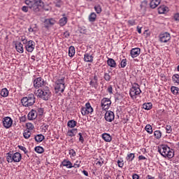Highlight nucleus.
Returning a JSON list of instances; mask_svg holds the SVG:
<instances>
[{
	"instance_id": "obj_1",
	"label": "nucleus",
	"mask_w": 179,
	"mask_h": 179,
	"mask_svg": "<svg viewBox=\"0 0 179 179\" xmlns=\"http://www.w3.org/2000/svg\"><path fill=\"white\" fill-rule=\"evenodd\" d=\"M157 152H159L163 157L172 159L174 157V151L171 150V148L166 145H162L160 147H158Z\"/></svg>"
},
{
	"instance_id": "obj_2",
	"label": "nucleus",
	"mask_w": 179,
	"mask_h": 179,
	"mask_svg": "<svg viewBox=\"0 0 179 179\" xmlns=\"http://www.w3.org/2000/svg\"><path fill=\"white\" fill-rule=\"evenodd\" d=\"M35 94L45 101H48L51 96V92L48 87H44L43 89L35 90Z\"/></svg>"
},
{
	"instance_id": "obj_3",
	"label": "nucleus",
	"mask_w": 179,
	"mask_h": 179,
	"mask_svg": "<svg viewBox=\"0 0 179 179\" xmlns=\"http://www.w3.org/2000/svg\"><path fill=\"white\" fill-rule=\"evenodd\" d=\"M65 77H60L55 83V91L56 93H63L65 91Z\"/></svg>"
},
{
	"instance_id": "obj_4",
	"label": "nucleus",
	"mask_w": 179,
	"mask_h": 179,
	"mask_svg": "<svg viewBox=\"0 0 179 179\" xmlns=\"http://www.w3.org/2000/svg\"><path fill=\"white\" fill-rule=\"evenodd\" d=\"M22 160V154L18 152L13 153L10 151L7 153V162L8 163H19Z\"/></svg>"
},
{
	"instance_id": "obj_5",
	"label": "nucleus",
	"mask_w": 179,
	"mask_h": 179,
	"mask_svg": "<svg viewBox=\"0 0 179 179\" xmlns=\"http://www.w3.org/2000/svg\"><path fill=\"white\" fill-rule=\"evenodd\" d=\"M36 98L33 94L28 95V96L22 97L21 103L24 107H31L35 103Z\"/></svg>"
},
{
	"instance_id": "obj_6",
	"label": "nucleus",
	"mask_w": 179,
	"mask_h": 179,
	"mask_svg": "<svg viewBox=\"0 0 179 179\" xmlns=\"http://www.w3.org/2000/svg\"><path fill=\"white\" fill-rule=\"evenodd\" d=\"M141 92L140 86L137 83H134L132 87L129 90V96L133 99H135Z\"/></svg>"
},
{
	"instance_id": "obj_7",
	"label": "nucleus",
	"mask_w": 179,
	"mask_h": 179,
	"mask_svg": "<svg viewBox=\"0 0 179 179\" xmlns=\"http://www.w3.org/2000/svg\"><path fill=\"white\" fill-rule=\"evenodd\" d=\"M80 111H81L82 115L87 116L89 115H92L94 113V109L92 105H90V103L87 102L86 103L85 106L81 107Z\"/></svg>"
},
{
	"instance_id": "obj_8",
	"label": "nucleus",
	"mask_w": 179,
	"mask_h": 179,
	"mask_svg": "<svg viewBox=\"0 0 179 179\" xmlns=\"http://www.w3.org/2000/svg\"><path fill=\"white\" fill-rule=\"evenodd\" d=\"M44 84H45L44 79L41 77L36 78L33 81L34 87H35L36 89H39L43 87Z\"/></svg>"
},
{
	"instance_id": "obj_9",
	"label": "nucleus",
	"mask_w": 179,
	"mask_h": 179,
	"mask_svg": "<svg viewBox=\"0 0 179 179\" xmlns=\"http://www.w3.org/2000/svg\"><path fill=\"white\" fill-rule=\"evenodd\" d=\"M111 105V101L108 98H103L101 101V106L103 110H108Z\"/></svg>"
},
{
	"instance_id": "obj_10",
	"label": "nucleus",
	"mask_w": 179,
	"mask_h": 179,
	"mask_svg": "<svg viewBox=\"0 0 179 179\" xmlns=\"http://www.w3.org/2000/svg\"><path fill=\"white\" fill-rule=\"evenodd\" d=\"M13 120L10 117H5L3 119V126L5 127V129H9L13 125Z\"/></svg>"
},
{
	"instance_id": "obj_11",
	"label": "nucleus",
	"mask_w": 179,
	"mask_h": 179,
	"mask_svg": "<svg viewBox=\"0 0 179 179\" xmlns=\"http://www.w3.org/2000/svg\"><path fill=\"white\" fill-rule=\"evenodd\" d=\"M171 39V35L170 34L166 32L164 34H161L159 35V41H161V43H166L168 41H169Z\"/></svg>"
},
{
	"instance_id": "obj_12",
	"label": "nucleus",
	"mask_w": 179,
	"mask_h": 179,
	"mask_svg": "<svg viewBox=\"0 0 179 179\" xmlns=\"http://www.w3.org/2000/svg\"><path fill=\"white\" fill-rule=\"evenodd\" d=\"M25 49L28 52H33L35 49V42L34 41H29L28 44L25 45Z\"/></svg>"
},
{
	"instance_id": "obj_13",
	"label": "nucleus",
	"mask_w": 179,
	"mask_h": 179,
	"mask_svg": "<svg viewBox=\"0 0 179 179\" xmlns=\"http://www.w3.org/2000/svg\"><path fill=\"white\" fill-rule=\"evenodd\" d=\"M105 119H106V121H108L109 122H111L112 121H114V120H115V113H114V112H112L111 110H108L106 113Z\"/></svg>"
},
{
	"instance_id": "obj_14",
	"label": "nucleus",
	"mask_w": 179,
	"mask_h": 179,
	"mask_svg": "<svg viewBox=\"0 0 179 179\" xmlns=\"http://www.w3.org/2000/svg\"><path fill=\"white\" fill-rule=\"evenodd\" d=\"M43 23H44V27L48 29L49 27H51L55 24L56 20L52 18L46 19L45 20H44Z\"/></svg>"
},
{
	"instance_id": "obj_15",
	"label": "nucleus",
	"mask_w": 179,
	"mask_h": 179,
	"mask_svg": "<svg viewBox=\"0 0 179 179\" xmlns=\"http://www.w3.org/2000/svg\"><path fill=\"white\" fill-rule=\"evenodd\" d=\"M141 50L139 48H134L130 50V55L132 58H136L141 55Z\"/></svg>"
},
{
	"instance_id": "obj_16",
	"label": "nucleus",
	"mask_w": 179,
	"mask_h": 179,
	"mask_svg": "<svg viewBox=\"0 0 179 179\" xmlns=\"http://www.w3.org/2000/svg\"><path fill=\"white\" fill-rule=\"evenodd\" d=\"M37 117V113L36 110L31 109L27 114V118L29 120H34Z\"/></svg>"
},
{
	"instance_id": "obj_17",
	"label": "nucleus",
	"mask_w": 179,
	"mask_h": 179,
	"mask_svg": "<svg viewBox=\"0 0 179 179\" xmlns=\"http://www.w3.org/2000/svg\"><path fill=\"white\" fill-rule=\"evenodd\" d=\"M15 48L17 52L20 54H22L24 52L23 44L20 42H16L15 44Z\"/></svg>"
},
{
	"instance_id": "obj_18",
	"label": "nucleus",
	"mask_w": 179,
	"mask_h": 179,
	"mask_svg": "<svg viewBox=\"0 0 179 179\" xmlns=\"http://www.w3.org/2000/svg\"><path fill=\"white\" fill-rule=\"evenodd\" d=\"M84 60L86 62L92 63L94 61L93 55L88 53V52L85 53L84 55Z\"/></svg>"
},
{
	"instance_id": "obj_19",
	"label": "nucleus",
	"mask_w": 179,
	"mask_h": 179,
	"mask_svg": "<svg viewBox=\"0 0 179 179\" xmlns=\"http://www.w3.org/2000/svg\"><path fill=\"white\" fill-rule=\"evenodd\" d=\"M90 85L94 87V89H97L98 88V76L94 75V79H92L90 83Z\"/></svg>"
},
{
	"instance_id": "obj_20",
	"label": "nucleus",
	"mask_w": 179,
	"mask_h": 179,
	"mask_svg": "<svg viewBox=\"0 0 179 179\" xmlns=\"http://www.w3.org/2000/svg\"><path fill=\"white\" fill-rule=\"evenodd\" d=\"M77 133H78L77 128L71 129L68 130L66 136L72 138L73 136H76Z\"/></svg>"
},
{
	"instance_id": "obj_21",
	"label": "nucleus",
	"mask_w": 179,
	"mask_h": 179,
	"mask_svg": "<svg viewBox=\"0 0 179 179\" xmlns=\"http://www.w3.org/2000/svg\"><path fill=\"white\" fill-rule=\"evenodd\" d=\"M62 164L63 166H65L67 169H72L73 168V164L71 161H68L67 159H64L62 162Z\"/></svg>"
},
{
	"instance_id": "obj_22",
	"label": "nucleus",
	"mask_w": 179,
	"mask_h": 179,
	"mask_svg": "<svg viewBox=\"0 0 179 179\" xmlns=\"http://www.w3.org/2000/svg\"><path fill=\"white\" fill-rule=\"evenodd\" d=\"M107 64H108L110 67L113 68V69H115L116 66H117V64H116L115 61L114 60V59H112V58H108V59Z\"/></svg>"
},
{
	"instance_id": "obj_23",
	"label": "nucleus",
	"mask_w": 179,
	"mask_h": 179,
	"mask_svg": "<svg viewBox=\"0 0 179 179\" xmlns=\"http://www.w3.org/2000/svg\"><path fill=\"white\" fill-rule=\"evenodd\" d=\"M169 10V8L165 6H161L157 8L158 13L159 14H164Z\"/></svg>"
},
{
	"instance_id": "obj_24",
	"label": "nucleus",
	"mask_w": 179,
	"mask_h": 179,
	"mask_svg": "<svg viewBox=\"0 0 179 179\" xmlns=\"http://www.w3.org/2000/svg\"><path fill=\"white\" fill-rule=\"evenodd\" d=\"M161 2V0H152L150 3V6L152 8H157V6L159 5Z\"/></svg>"
},
{
	"instance_id": "obj_25",
	"label": "nucleus",
	"mask_w": 179,
	"mask_h": 179,
	"mask_svg": "<svg viewBox=\"0 0 179 179\" xmlns=\"http://www.w3.org/2000/svg\"><path fill=\"white\" fill-rule=\"evenodd\" d=\"M63 16H64V17H63L62 19H60V20H59V26H60V27H64V26H65V25L66 24L67 22H68L67 17H64V16H66V15H65V14H63Z\"/></svg>"
},
{
	"instance_id": "obj_26",
	"label": "nucleus",
	"mask_w": 179,
	"mask_h": 179,
	"mask_svg": "<svg viewBox=\"0 0 179 179\" xmlns=\"http://www.w3.org/2000/svg\"><path fill=\"white\" fill-rule=\"evenodd\" d=\"M102 138L106 142H110L112 141V137L109 134H107V133H103L102 134Z\"/></svg>"
},
{
	"instance_id": "obj_27",
	"label": "nucleus",
	"mask_w": 179,
	"mask_h": 179,
	"mask_svg": "<svg viewBox=\"0 0 179 179\" xmlns=\"http://www.w3.org/2000/svg\"><path fill=\"white\" fill-rule=\"evenodd\" d=\"M172 81L176 85H179V73H176L172 76Z\"/></svg>"
},
{
	"instance_id": "obj_28",
	"label": "nucleus",
	"mask_w": 179,
	"mask_h": 179,
	"mask_svg": "<svg viewBox=\"0 0 179 179\" xmlns=\"http://www.w3.org/2000/svg\"><path fill=\"white\" fill-rule=\"evenodd\" d=\"M77 125V122L74 120H71L67 123V127H69L71 129H73Z\"/></svg>"
},
{
	"instance_id": "obj_29",
	"label": "nucleus",
	"mask_w": 179,
	"mask_h": 179,
	"mask_svg": "<svg viewBox=\"0 0 179 179\" xmlns=\"http://www.w3.org/2000/svg\"><path fill=\"white\" fill-rule=\"evenodd\" d=\"M8 90L6 88H3L1 90V92H0V96L3 98H6L8 96Z\"/></svg>"
},
{
	"instance_id": "obj_30",
	"label": "nucleus",
	"mask_w": 179,
	"mask_h": 179,
	"mask_svg": "<svg viewBox=\"0 0 179 179\" xmlns=\"http://www.w3.org/2000/svg\"><path fill=\"white\" fill-rule=\"evenodd\" d=\"M45 136L43 134H38L35 136V141L37 143H41V141H44Z\"/></svg>"
},
{
	"instance_id": "obj_31",
	"label": "nucleus",
	"mask_w": 179,
	"mask_h": 179,
	"mask_svg": "<svg viewBox=\"0 0 179 179\" xmlns=\"http://www.w3.org/2000/svg\"><path fill=\"white\" fill-rule=\"evenodd\" d=\"M96 17H97V15L95 14V13H92L91 14H90L89 21L92 22H95Z\"/></svg>"
},
{
	"instance_id": "obj_32",
	"label": "nucleus",
	"mask_w": 179,
	"mask_h": 179,
	"mask_svg": "<svg viewBox=\"0 0 179 179\" xmlns=\"http://www.w3.org/2000/svg\"><path fill=\"white\" fill-rule=\"evenodd\" d=\"M34 12H35L36 13H38L40 11V10L42 8V7H39L38 6H36V5H32V6H30L29 7Z\"/></svg>"
},
{
	"instance_id": "obj_33",
	"label": "nucleus",
	"mask_w": 179,
	"mask_h": 179,
	"mask_svg": "<svg viewBox=\"0 0 179 179\" xmlns=\"http://www.w3.org/2000/svg\"><path fill=\"white\" fill-rule=\"evenodd\" d=\"M34 5L40 8H43L44 3L42 1V0H35Z\"/></svg>"
},
{
	"instance_id": "obj_34",
	"label": "nucleus",
	"mask_w": 179,
	"mask_h": 179,
	"mask_svg": "<svg viewBox=\"0 0 179 179\" xmlns=\"http://www.w3.org/2000/svg\"><path fill=\"white\" fill-rule=\"evenodd\" d=\"M143 108L146 110H149L152 108V103H145L143 105Z\"/></svg>"
},
{
	"instance_id": "obj_35",
	"label": "nucleus",
	"mask_w": 179,
	"mask_h": 179,
	"mask_svg": "<svg viewBox=\"0 0 179 179\" xmlns=\"http://www.w3.org/2000/svg\"><path fill=\"white\" fill-rule=\"evenodd\" d=\"M75 55V48L73 46L69 47V56L73 57Z\"/></svg>"
},
{
	"instance_id": "obj_36",
	"label": "nucleus",
	"mask_w": 179,
	"mask_h": 179,
	"mask_svg": "<svg viewBox=\"0 0 179 179\" xmlns=\"http://www.w3.org/2000/svg\"><path fill=\"white\" fill-rule=\"evenodd\" d=\"M23 135L25 139H29L31 135V131L25 129Z\"/></svg>"
},
{
	"instance_id": "obj_37",
	"label": "nucleus",
	"mask_w": 179,
	"mask_h": 179,
	"mask_svg": "<svg viewBox=\"0 0 179 179\" xmlns=\"http://www.w3.org/2000/svg\"><path fill=\"white\" fill-rule=\"evenodd\" d=\"M126 159L128 162H132L133 159H135V154H134V153L128 154Z\"/></svg>"
},
{
	"instance_id": "obj_38",
	"label": "nucleus",
	"mask_w": 179,
	"mask_h": 179,
	"mask_svg": "<svg viewBox=\"0 0 179 179\" xmlns=\"http://www.w3.org/2000/svg\"><path fill=\"white\" fill-rule=\"evenodd\" d=\"M145 129L150 134H152L153 132L152 127L150 124H146Z\"/></svg>"
},
{
	"instance_id": "obj_39",
	"label": "nucleus",
	"mask_w": 179,
	"mask_h": 179,
	"mask_svg": "<svg viewBox=\"0 0 179 179\" xmlns=\"http://www.w3.org/2000/svg\"><path fill=\"white\" fill-rule=\"evenodd\" d=\"M171 93H173L174 95H176L179 93V88L176 86H172L171 88Z\"/></svg>"
},
{
	"instance_id": "obj_40",
	"label": "nucleus",
	"mask_w": 179,
	"mask_h": 179,
	"mask_svg": "<svg viewBox=\"0 0 179 179\" xmlns=\"http://www.w3.org/2000/svg\"><path fill=\"white\" fill-rule=\"evenodd\" d=\"M154 136L156 139L159 140L162 137V133L159 130H157L154 132Z\"/></svg>"
},
{
	"instance_id": "obj_41",
	"label": "nucleus",
	"mask_w": 179,
	"mask_h": 179,
	"mask_svg": "<svg viewBox=\"0 0 179 179\" xmlns=\"http://www.w3.org/2000/svg\"><path fill=\"white\" fill-rule=\"evenodd\" d=\"M35 151L38 154H42V153L44 152V148L43 147H41V146H37V147L35 148Z\"/></svg>"
},
{
	"instance_id": "obj_42",
	"label": "nucleus",
	"mask_w": 179,
	"mask_h": 179,
	"mask_svg": "<svg viewBox=\"0 0 179 179\" xmlns=\"http://www.w3.org/2000/svg\"><path fill=\"white\" fill-rule=\"evenodd\" d=\"M26 130H28V131H33L34 129V126L32 123H27L26 124Z\"/></svg>"
},
{
	"instance_id": "obj_43",
	"label": "nucleus",
	"mask_w": 179,
	"mask_h": 179,
	"mask_svg": "<svg viewBox=\"0 0 179 179\" xmlns=\"http://www.w3.org/2000/svg\"><path fill=\"white\" fill-rule=\"evenodd\" d=\"M35 1L36 0H25V3L30 8V6H34Z\"/></svg>"
},
{
	"instance_id": "obj_44",
	"label": "nucleus",
	"mask_w": 179,
	"mask_h": 179,
	"mask_svg": "<svg viewBox=\"0 0 179 179\" xmlns=\"http://www.w3.org/2000/svg\"><path fill=\"white\" fill-rule=\"evenodd\" d=\"M166 134H171L172 133V128L171 125L167 124L166 126Z\"/></svg>"
},
{
	"instance_id": "obj_45",
	"label": "nucleus",
	"mask_w": 179,
	"mask_h": 179,
	"mask_svg": "<svg viewBox=\"0 0 179 179\" xmlns=\"http://www.w3.org/2000/svg\"><path fill=\"white\" fill-rule=\"evenodd\" d=\"M95 11L97 14H99L101 13V6L99 5L94 6Z\"/></svg>"
},
{
	"instance_id": "obj_46",
	"label": "nucleus",
	"mask_w": 179,
	"mask_h": 179,
	"mask_svg": "<svg viewBox=\"0 0 179 179\" xmlns=\"http://www.w3.org/2000/svg\"><path fill=\"white\" fill-rule=\"evenodd\" d=\"M127 59H122V62H120V67L122 69L125 68L127 66Z\"/></svg>"
},
{
	"instance_id": "obj_47",
	"label": "nucleus",
	"mask_w": 179,
	"mask_h": 179,
	"mask_svg": "<svg viewBox=\"0 0 179 179\" xmlns=\"http://www.w3.org/2000/svg\"><path fill=\"white\" fill-rule=\"evenodd\" d=\"M69 155H70L71 157H74L76 156V152L73 149H71L69 151Z\"/></svg>"
},
{
	"instance_id": "obj_48",
	"label": "nucleus",
	"mask_w": 179,
	"mask_h": 179,
	"mask_svg": "<svg viewBox=\"0 0 179 179\" xmlns=\"http://www.w3.org/2000/svg\"><path fill=\"white\" fill-rule=\"evenodd\" d=\"M103 78H105V80L106 81H110V76L108 73H105V74L103 75Z\"/></svg>"
},
{
	"instance_id": "obj_49",
	"label": "nucleus",
	"mask_w": 179,
	"mask_h": 179,
	"mask_svg": "<svg viewBox=\"0 0 179 179\" xmlns=\"http://www.w3.org/2000/svg\"><path fill=\"white\" fill-rule=\"evenodd\" d=\"M36 113H37V115L41 116L43 115L44 110H43V108H38V109H37Z\"/></svg>"
},
{
	"instance_id": "obj_50",
	"label": "nucleus",
	"mask_w": 179,
	"mask_h": 179,
	"mask_svg": "<svg viewBox=\"0 0 179 179\" xmlns=\"http://www.w3.org/2000/svg\"><path fill=\"white\" fill-rule=\"evenodd\" d=\"M78 136H79V141L81 143H84V137L83 136V134L81 133H79L78 134Z\"/></svg>"
},
{
	"instance_id": "obj_51",
	"label": "nucleus",
	"mask_w": 179,
	"mask_h": 179,
	"mask_svg": "<svg viewBox=\"0 0 179 179\" xmlns=\"http://www.w3.org/2000/svg\"><path fill=\"white\" fill-rule=\"evenodd\" d=\"M128 24L130 26H135L136 24V20H128Z\"/></svg>"
},
{
	"instance_id": "obj_52",
	"label": "nucleus",
	"mask_w": 179,
	"mask_h": 179,
	"mask_svg": "<svg viewBox=\"0 0 179 179\" xmlns=\"http://www.w3.org/2000/svg\"><path fill=\"white\" fill-rule=\"evenodd\" d=\"M62 6V0H57V2H56V7H57V8H61Z\"/></svg>"
},
{
	"instance_id": "obj_53",
	"label": "nucleus",
	"mask_w": 179,
	"mask_h": 179,
	"mask_svg": "<svg viewBox=\"0 0 179 179\" xmlns=\"http://www.w3.org/2000/svg\"><path fill=\"white\" fill-rule=\"evenodd\" d=\"M18 148H19V149H20V150L24 151V154H27L28 151H27V149L25 147L19 145Z\"/></svg>"
},
{
	"instance_id": "obj_54",
	"label": "nucleus",
	"mask_w": 179,
	"mask_h": 179,
	"mask_svg": "<svg viewBox=\"0 0 179 179\" xmlns=\"http://www.w3.org/2000/svg\"><path fill=\"white\" fill-rule=\"evenodd\" d=\"M80 162L76 161L74 165H73V168L77 169L80 166Z\"/></svg>"
},
{
	"instance_id": "obj_55",
	"label": "nucleus",
	"mask_w": 179,
	"mask_h": 179,
	"mask_svg": "<svg viewBox=\"0 0 179 179\" xmlns=\"http://www.w3.org/2000/svg\"><path fill=\"white\" fill-rule=\"evenodd\" d=\"M173 19L176 22H179V13L174 14Z\"/></svg>"
},
{
	"instance_id": "obj_56",
	"label": "nucleus",
	"mask_w": 179,
	"mask_h": 179,
	"mask_svg": "<svg viewBox=\"0 0 179 179\" xmlns=\"http://www.w3.org/2000/svg\"><path fill=\"white\" fill-rule=\"evenodd\" d=\"M117 165L120 168H122L123 167V165H124V162L123 161H120L118 160L117 161Z\"/></svg>"
},
{
	"instance_id": "obj_57",
	"label": "nucleus",
	"mask_w": 179,
	"mask_h": 179,
	"mask_svg": "<svg viewBox=\"0 0 179 179\" xmlns=\"http://www.w3.org/2000/svg\"><path fill=\"white\" fill-rule=\"evenodd\" d=\"M107 91L109 94H113V87H112V85H109L108 89H107Z\"/></svg>"
},
{
	"instance_id": "obj_58",
	"label": "nucleus",
	"mask_w": 179,
	"mask_h": 179,
	"mask_svg": "<svg viewBox=\"0 0 179 179\" xmlns=\"http://www.w3.org/2000/svg\"><path fill=\"white\" fill-rule=\"evenodd\" d=\"M22 10L23 12H24V13H27V12L29 11L28 7H27V6H22Z\"/></svg>"
},
{
	"instance_id": "obj_59",
	"label": "nucleus",
	"mask_w": 179,
	"mask_h": 179,
	"mask_svg": "<svg viewBox=\"0 0 179 179\" xmlns=\"http://www.w3.org/2000/svg\"><path fill=\"white\" fill-rule=\"evenodd\" d=\"M20 122H25V121H26V117H25V115H24V116H22V117L20 118Z\"/></svg>"
},
{
	"instance_id": "obj_60",
	"label": "nucleus",
	"mask_w": 179,
	"mask_h": 179,
	"mask_svg": "<svg viewBox=\"0 0 179 179\" xmlns=\"http://www.w3.org/2000/svg\"><path fill=\"white\" fill-rule=\"evenodd\" d=\"M63 36L64 38H68L69 37L70 34L68 31H65L64 34H63Z\"/></svg>"
},
{
	"instance_id": "obj_61",
	"label": "nucleus",
	"mask_w": 179,
	"mask_h": 179,
	"mask_svg": "<svg viewBox=\"0 0 179 179\" xmlns=\"http://www.w3.org/2000/svg\"><path fill=\"white\" fill-rule=\"evenodd\" d=\"M132 178H133V179H139V176H138V174H134V175L132 176Z\"/></svg>"
},
{
	"instance_id": "obj_62",
	"label": "nucleus",
	"mask_w": 179,
	"mask_h": 179,
	"mask_svg": "<svg viewBox=\"0 0 179 179\" xmlns=\"http://www.w3.org/2000/svg\"><path fill=\"white\" fill-rule=\"evenodd\" d=\"M147 158L143 155H141L138 157V159L139 160H144V159H146Z\"/></svg>"
},
{
	"instance_id": "obj_63",
	"label": "nucleus",
	"mask_w": 179,
	"mask_h": 179,
	"mask_svg": "<svg viewBox=\"0 0 179 179\" xmlns=\"http://www.w3.org/2000/svg\"><path fill=\"white\" fill-rule=\"evenodd\" d=\"M29 41H28L27 39V40H24V41H22V44H24V45H25L29 44Z\"/></svg>"
},
{
	"instance_id": "obj_64",
	"label": "nucleus",
	"mask_w": 179,
	"mask_h": 179,
	"mask_svg": "<svg viewBox=\"0 0 179 179\" xmlns=\"http://www.w3.org/2000/svg\"><path fill=\"white\" fill-rule=\"evenodd\" d=\"M146 178L147 179H155V177H153V176H152L150 175H147Z\"/></svg>"
}]
</instances>
